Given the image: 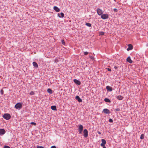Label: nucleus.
Listing matches in <instances>:
<instances>
[{
  "instance_id": "1",
  "label": "nucleus",
  "mask_w": 148,
  "mask_h": 148,
  "mask_svg": "<svg viewBox=\"0 0 148 148\" xmlns=\"http://www.w3.org/2000/svg\"><path fill=\"white\" fill-rule=\"evenodd\" d=\"M3 117L6 120H9L11 116L8 114H5L3 115Z\"/></svg>"
},
{
  "instance_id": "2",
  "label": "nucleus",
  "mask_w": 148,
  "mask_h": 148,
  "mask_svg": "<svg viewBox=\"0 0 148 148\" xmlns=\"http://www.w3.org/2000/svg\"><path fill=\"white\" fill-rule=\"evenodd\" d=\"M22 103H16L15 106V108L17 109H20L22 108Z\"/></svg>"
},
{
  "instance_id": "3",
  "label": "nucleus",
  "mask_w": 148,
  "mask_h": 148,
  "mask_svg": "<svg viewBox=\"0 0 148 148\" xmlns=\"http://www.w3.org/2000/svg\"><path fill=\"white\" fill-rule=\"evenodd\" d=\"M109 15L108 14H103L101 16V18L103 19H106L108 18Z\"/></svg>"
},
{
  "instance_id": "4",
  "label": "nucleus",
  "mask_w": 148,
  "mask_h": 148,
  "mask_svg": "<svg viewBox=\"0 0 148 148\" xmlns=\"http://www.w3.org/2000/svg\"><path fill=\"white\" fill-rule=\"evenodd\" d=\"M83 127L82 125H80L78 127V131L79 134H81L83 131Z\"/></svg>"
},
{
  "instance_id": "5",
  "label": "nucleus",
  "mask_w": 148,
  "mask_h": 148,
  "mask_svg": "<svg viewBox=\"0 0 148 148\" xmlns=\"http://www.w3.org/2000/svg\"><path fill=\"white\" fill-rule=\"evenodd\" d=\"M101 141L102 143L100 145L101 146L103 147H105V145L106 143V141L104 139H101Z\"/></svg>"
},
{
  "instance_id": "6",
  "label": "nucleus",
  "mask_w": 148,
  "mask_h": 148,
  "mask_svg": "<svg viewBox=\"0 0 148 148\" xmlns=\"http://www.w3.org/2000/svg\"><path fill=\"white\" fill-rule=\"evenodd\" d=\"M97 12L99 15H101L103 13V11L101 9L99 8L97 9Z\"/></svg>"
},
{
  "instance_id": "7",
  "label": "nucleus",
  "mask_w": 148,
  "mask_h": 148,
  "mask_svg": "<svg viewBox=\"0 0 148 148\" xmlns=\"http://www.w3.org/2000/svg\"><path fill=\"white\" fill-rule=\"evenodd\" d=\"M84 136L85 138L87 137L88 136V131L86 129H85L84 130Z\"/></svg>"
},
{
  "instance_id": "8",
  "label": "nucleus",
  "mask_w": 148,
  "mask_h": 148,
  "mask_svg": "<svg viewBox=\"0 0 148 148\" xmlns=\"http://www.w3.org/2000/svg\"><path fill=\"white\" fill-rule=\"evenodd\" d=\"M74 82L76 84L80 85L81 84L80 82L77 79H74L73 80Z\"/></svg>"
},
{
  "instance_id": "9",
  "label": "nucleus",
  "mask_w": 148,
  "mask_h": 148,
  "mask_svg": "<svg viewBox=\"0 0 148 148\" xmlns=\"http://www.w3.org/2000/svg\"><path fill=\"white\" fill-rule=\"evenodd\" d=\"M5 133V130L3 129H0V134L3 135Z\"/></svg>"
},
{
  "instance_id": "10",
  "label": "nucleus",
  "mask_w": 148,
  "mask_h": 148,
  "mask_svg": "<svg viewBox=\"0 0 148 148\" xmlns=\"http://www.w3.org/2000/svg\"><path fill=\"white\" fill-rule=\"evenodd\" d=\"M103 112L104 113L107 114H109L110 113V111L107 109H104L103 110Z\"/></svg>"
},
{
  "instance_id": "11",
  "label": "nucleus",
  "mask_w": 148,
  "mask_h": 148,
  "mask_svg": "<svg viewBox=\"0 0 148 148\" xmlns=\"http://www.w3.org/2000/svg\"><path fill=\"white\" fill-rule=\"evenodd\" d=\"M106 88L110 92L112 91V88L109 86H107L106 87Z\"/></svg>"
},
{
  "instance_id": "12",
  "label": "nucleus",
  "mask_w": 148,
  "mask_h": 148,
  "mask_svg": "<svg viewBox=\"0 0 148 148\" xmlns=\"http://www.w3.org/2000/svg\"><path fill=\"white\" fill-rule=\"evenodd\" d=\"M58 15L59 17L63 18L64 16V14L63 13L61 12L60 14L58 13Z\"/></svg>"
},
{
  "instance_id": "13",
  "label": "nucleus",
  "mask_w": 148,
  "mask_h": 148,
  "mask_svg": "<svg viewBox=\"0 0 148 148\" xmlns=\"http://www.w3.org/2000/svg\"><path fill=\"white\" fill-rule=\"evenodd\" d=\"M75 99L77 100L79 102H81L82 101V99L80 98L78 96H76L75 97Z\"/></svg>"
},
{
  "instance_id": "14",
  "label": "nucleus",
  "mask_w": 148,
  "mask_h": 148,
  "mask_svg": "<svg viewBox=\"0 0 148 148\" xmlns=\"http://www.w3.org/2000/svg\"><path fill=\"white\" fill-rule=\"evenodd\" d=\"M129 47L127 48V51L131 50L133 49V46L131 44L128 45Z\"/></svg>"
},
{
  "instance_id": "15",
  "label": "nucleus",
  "mask_w": 148,
  "mask_h": 148,
  "mask_svg": "<svg viewBox=\"0 0 148 148\" xmlns=\"http://www.w3.org/2000/svg\"><path fill=\"white\" fill-rule=\"evenodd\" d=\"M53 9L57 12H59L60 11V9L57 6H54L53 7Z\"/></svg>"
},
{
  "instance_id": "16",
  "label": "nucleus",
  "mask_w": 148,
  "mask_h": 148,
  "mask_svg": "<svg viewBox=\"0 0 148 148\" xmlns=\"http://www.w3.org/2000/svg\"><path fill=\"white\" fill-rule=\"evenodd\" d=\"M127 61L128 62L130 63H132V61L131 60L130 57H129L127 58Z\"/></svg>"
},
{
  "instance_id": "17",
  "label": "nucleus",
  "mask_w": 148,
  "mask_h": 148,
  "mask_svg": "<svg viewBox=\"0 0 148 148\" xmlns=\"http://www.w3.org/2000/svg\"><path fill=\"white\" fill-rule=\"evenodd\" d=\"M33 66L36 68L38 67V65L37 63L35 62H33Z\"/></svg>"
},
{
  "instance_id": "18",
  "label": "nucleus",
  "mask_w": 148,
  "mask_h": 148,
  "mask_svg": "<svg viewBox=\"0 0 148 148\" xmlns=\"http://www.w3.org/2000/svg\"><path fill=\"white\" fill-rule=\"evenodd\" d=\"M104 101L105 102H108V103H110L111 102V101H110V100L109 99L107 98H105L104 99Z\"/></svg>"
},
{
  "instance_id": "19",
  "label": "nucleus",
  "mask_w": 148,
  "mask_h": 148,
  "mask_svg": "<svg viewBox=\"0 0 148 148\" xmlns=\"http://www.w3.org/2000/svg\"><path fill=\"white\" fill-rule=\"evenodd\" d=\"M51 109L53 110H56V106H52L51 107Z\"/></svg>"
},
{
  "instance_id": "20",
  "label": "nucleus",
  "mask_w": 148,
  "mask_h": 148,
  "mask_svg": "<svg viewBox=\"0 0 148 148\" xmlns=\"http://www.w3.org/2000/svg\"><path fill=\"white\" fill-rule=\"evenodd\" d=\"M123 97L121 95H119L117 97V98L119 100H121L123 99Z\"/></svg>"
},
{
  "instance_id": "21",
  "label": "nucleus",
  "mask_w": 148,
  "mask_h": 148,
  "mask_svg": "<svg viewBox=\"0 0 148 148\" xmlns=\"http://www.w3.org/2000/svg\"><path fill=\"white\" fill-rule=\"evenodd\" d=\"M47 92L50 93L52 94V91L51 90L50 88H48L47 90Z\"/></svg>"
},
{
  "instance_id": "22",
  "label": "nucleus",
  "mask_w": 148,
  "mask_h": 148,
  "mask_svg": "<svg viewBox=\"0 0 148 148\" xmlns=\"http://www.w3.org/2000/svg\"><path fill=\"white\" fill-rule=\"evenodd\" d=\"M86 25L87 26H88L89 27H90L91 26V24L90 23H86Z\"/></svg>"
},
{
  "instance_id": "23",
  "label": "nucleus",
  "mask_w": 148,
  "mask_h": 148,
  "mask_svg": "<svg viewBox=\"0 0 148 148\" xmlns=\"http://www.w3.org/2000/svg\"><path fill=\"white\" fill-rule=\"evenodd\" d=\"M144 135L143 134H142L140 137L141 139H143L144 138Z\"/></svg>"
},
{
  "instance_id": "24",
  "label": "nucleus",
  "mask_w": 148,
  "mask_h": 148,
  "mask_svg": "<svg viewBox=\"0 0 148 148\" xmlns=\"http://www.w3.org/2000/svg\"><path fill=\"white\" fill-rule=\"evenodd\" d=\"M34 92L33 91H31V92H30V93H29V95H34Z\"/></svg>"
},
{
  "instance_id": "25",
  "label": "nucleus",
  "mask_w": 148,
  "mask_h": 148,
  "mask_svg": "<svg viewBox=\"0 0 148 148\" xmlns=\"http://www.w3.org/2000/svg\"><path fill=\"white\" fill-rule=\"evenodd\" d=\"M30 124H32V125H36V123H34V122H31Z\"/></svg>"
},
{
  "instance_id": "26",
  "label": "nucleus",
  "mask_w": 148,
  "mask_h": 148,
  "mask_svg": "<svg viewBox=\"0 0 148 148\" xmlns=\"http://www.w3.org/2000/svg\"><path fill=\"white\" fill-rule=\"evenodd\" d=\"M99 34L100 35H104V33L103 32H101Z\"/></svg>"
},
{
  "instance_id": "27",
  "label": "nucleus",
  "mask_w": 148,
  "mask_h": 148,
  "mask_svg": "<svg viewBox=\"0 0 148 148\" xmlns=\"http://www.w3.org/2000/svg\"><path fill=\"white\" fill-rule=\"evenodd\" d=\"M62 43L63 45H65V42L64 40H62Z\"/></svg>"
},
{
  "instance_id": "28",
  "label": "nucleus",
  "mask_w": 148,
  "mask_h": 148,
  "mask_svg": "<svg viewBox=\"0 0 148 148\" xmlns=\"http://www.w3.org/2000/svg\"><path fill=\"white\" fill-rule=\"evenodd\" d=\"M4 148H10L8 146H5L4 147Z\"/></svg>"
},
{
  "instance_id": "29",
  "label": "nucleus",
  "mask_w": 148,
  "mask_h": 148,
  "mask_svg": "<svg viewBox=\"0 0 148 148\" xmlns=\"http://www.w3.org/2000/svg\"><path fill=\"white\" fill-rule=\"evenodd\" d=\"M109 121L110 122L112 123L113 122V120L112 119H109Z\"/></svg>"
},
{
  "instance_id": "30",
  "label": "nucleus",
  "mask_w": 148,
  "mask_h": 148,
  "mask_svg": "<svg viewBox=\"0 0 148 148\" xmlns=\"http://www.w3.org/2000/svg\"><path fill=\"white\" fill-rule=\"evenodd\" d=\"M37 148H44L42 146H37Z\"/></svg>"
},
{
  "instance_id": "31",
  "label": "nucleus",
  "mask_w": 148,
  "mask_h": 148,
  "mask_svg": "<svg viewBox=\"0 0 148 148\" xmlns=\"http://www.w3.org/2000/svg\"><path fill=\"white\" fill-rule=\"evenodd\" d=\"M114 11L115 12H117L118 11V10L117 9L114 8Z\"/></svg>"
},
{
  "instance_id": "32",
  "label": "nucleus",
  "mask_w": 148,
  "mask_h": 148,
  "mask_svg": "<svg viewBox=\"0 0 148 148\" xmlns=\"http://www.w3.org/2000/svg\"><path fill=\"white\" fill-rule=\"evenodd\" d=\"M1 93L2 95H3V91L2 90H1Z\"/></svg>"
},
{
  "instance_id": "33",
  "label": "nucleus",
  "mask_w": 148,
  "mask_h": 148,
  "mask_svg": "<svg viewBox=\"0 0 148 148\" xmlns=\"http://www.w3.org/2000/svg\"><path fill=\"white\" fill-rule=\"evenodd\" d=\"M88 54V52H84V54L85 55H86Z\"/></svg>"
},
{
  "instance_id": "34",
  "label": "nucleus",
  "mask_w": 148,
  "mask_h": 148,
  "mask_svg": "<svg viewBox=\"0 0 148 148\" xmlns=\"http://www.w3.org/2000/svg\"><path fill=\"white\" fill-rule=\"evenodd\" d=\"M89 58L91 59H93L94 58L91 56H89Z\"/></svg>"
},
{
  "instance_id": "35",
  "label": "nucleus",
  "mask_w": 148,
  "mask_h": 148,
  "mask_svg": "<svg viewBox=\"0 0 148 148\" xmlns=\"http://www.w3.org/2000/svg\"><path fill=\"white\" fill-rule=\"evenodd\" d=\"M108 70L109 71H111V69L109 68H107L106 69Z\"/></svg>"
},
{
  "instance_id": "36",
  "label": "nucleus",
  "mask_w": 148,
  "mask_h": 148,
  "mask_svg": "<svg viewBox=\"0 0 148 148\" xmlns=\"http://www.w3.org/2000/svg\"><path fill=\"white\" fill-rule=\"evenodd\" d=\"M51 148H56V147L55 146H52L51 147Z\"/></svg>"
},
{
  "instance_id": "37",
  "label": "nucleus",
  "mask_w": 148,
  "mask_h": 148,
  "mask_svg": "<svg viewBox=\"0 0 148 148\" xmlns=\"http://www.w3.org/2000/svg\"><path fill=\"white\" fill-rule=\"evenodd\" d=\"M114 68L115 69H116L117 68V67L116 66H115L114 67Z\"/></svg>"
},
{
  "instance_id": "38",
  "label": "nucleus",
  "mask_w": 148,
  "mask_h": 148,
  "mask_svg": "<svg viewBox=\"0 0 148 148\" xmlns=\"http://www.w3.org/2000/svg\"><path fill=\"white\" fill-rule=\"evenodd\" d=\"M146 46L147 47H148V43L146 44Z\"/></svg>"
},
{
  "instance_id": "39",
  "label": "nucleus",
  "mask_w": 148,
  "mask_h": 148,
  "mask_svg": "<svg viewBox=\"0 0 148 148\" xmlns=\"http://www.w3.org/2000/svg\"><path fill=\"white\" fill-rule=\"evenodd\" d=\"M116 111H119V109H116Z\"/></svg>"
},
{
  "instance_id": "40",
  "label": "nucleus",
  "mask_w": 148,
  "mask_h": 148,
  "mask_svg": "<svg viewBox=\"0 0 148 148\" xmlns=\"http://www.w3.org/2000/svg\"><path fill=\"white\" fill-rule=\"evenodd\" d=\"M98 133L99 134H101V133L100 132H98Z\"/></svg>"
},
{
  "instance_id": "41",
  "label": "nucleus",
  "mask_w": 148,
  "mask_h": 148,
  "mask_svg": "<svg viewBox=\"0 0 148 148\" xmlns=\"http://www.w3.org/2000/svg\"><path fill=\"white\" fill-rule=\"evenodd\" d=\"M103 148H106V147H103Z\"/></svg>"
}]
</instances>
